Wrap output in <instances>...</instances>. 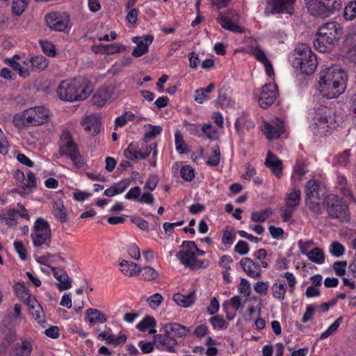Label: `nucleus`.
<instances>
[{
  "instance_id": "nucleus-1",
  "label": "nucleus",
  "mask_w": 356,
  "mask_h": 356,
  "mask_svg": "<svg viewBox=\"0 0 356 356\" xmlns=\"http://www.w3.org/2000/svg\"><path fill=\"white\" fill-rule=\"evenodd\" d=\"M346 81V72L339 66L332 65L319 72L318 90L327 99L337 98L345 91Z\"/></svg>"
},
{
  "instance_id": "nucleus-2",
  "label": "nucleus",
  "mask_w": 356,
  "mask_h": 356,
  "mask_svg": "<svg viewBox=\"0 0 356 356\" xmlns=\"http://www.w3.org/2000/svg\"><path fill=\"white\" fill-rule=\"evenodd\" d=\"M342 34V27L337 22H330L321 26L318 31L314 46L320 52H328L332 49Z\"/></svg>"
},
{
  "instance_id": "nucleus-3",
  "label": "nucleus",
  "mask_w": 356,
  "mask_h": 356,
  "mask_svg": "<svg viewBox=\"0 0 356 356\" xmlns=\"http://www.w3.org/2000/svg\"><path fill=\"white\" fill-rule=\"evenodd\" d=\"M311 127L316 135L326 136L330 129L337 126V121L332 110L327 106H321L311 113Z\"/></svg>"
},
{
  "instance_id": "nucleus-4",
  "label": "nucleus",
  "mask_w": 356,
  "mask_h": 356,
  "mask_svg": "<svg viewBox=\"0 0 356 356\" xmlns=\"http://www.w3.org/2000/svg\"><path fill=\"white\" fill-rule=\"evenodd\" d=\"M56 92L61 100L75 102L86 99L90 91L76 80H65L60 83Z\"/></svg>"
},
{
  "instance_id": "nucleus-5",
  "label": "nucleus",
  "mask_w": 356,
  "mask_h": 356,
  "mask_svg": "<svg viewBox=\"0 0 356 356\" xmlns=\"http://www.w3.org/2000/svg\"><path fill=\"white\" fill-rule=\"evenodd\" d=\"M50 111L44 106L32 107L25 110L19 116H15L13 122L16 126H38L47 121Z\"/></svg>"
},
{
  "instance_id": "nucleus-6",
  "label": "nucleus",
  "mask_w": 356,
  "mask_h": 356,
  "mask_svg": "<svg viewBox=\"0 0 356 356\" xmlns=\"http://www.w3.org/2000/svg\"><path fill=\"white\" fill-rule=\"evenodd\" d=\"M296 55L298 64L303 74H313L317 67L316 56L311 48L305 44H300L296 48Z\"/></svg>"
},
{
  "instance_id": "nucleus-7",
  "label": "nucleus",
  "mask_w": 356,
  "mask_h": 356,
  "mask_svg": "<svg viewBox=\"0 0 356 356\" xmlns=\"http://www.w3.org/2000/svg\"><path fill=\"white\" fill-rule=\"evenodd\" d=\"M325 204L327 214L331 218L341 222L349 220L348 205L341 197L337 195L330 194L327 196Z\"/></svg>"
},
{
  "instance_id": "nucleus-8",
  "label": "nucleus",
  "mask_w": 356,
  "mask_h": 356,
  "mask_svg": "<svg viewBox=\"0 0 356 356\" xmlns=\"http://www.w3.org/2000/svg\"><path fill=\"white\" fill-rule=\"evenodd\" d=\"M309 12L315 16L327 17L341 8V0H305Z\"/></svg>"
},
{
  "instance_id": "nucleus-9",
  "label": "nucleus",
  "mask_w": 356,
  "mask_h": 356,
  "mask_svg": "<svg viewBox=\"0 0 356 356\" xmlns=\"http://www.w3.org/2000/svg\"><path fill=\"white\" fill-rule=\"evenodd\" d=\"M31 236L35 247H49L51 230L48 221L42 218H38L35 221Z\"/></svg>"
},
{
  "instance_id": "nucleus-10",
  "label": "nucleus",
  "mask_w": 356,
  "mask_h": 356,
  "mask_svg": "<svg viewBox=\"0 0 356 356\" xmlns=\"http://www.w3.org/2000/svg\"><path fill=\"white\" fill-rule=\"evenodd\" d=\"M153 151V156L157 154L156 144H147L145 140L141 143H131L124 150V155L129 160H141L147 158Z\"/></svg>"
},
{
  "instance_id": "nucleus-11",
  "label": "nucleus",
  "mask_w": 356,
  "mask_h": 356,
  "mask_svg": "<svg viewBox=\"0 0 356 356\" xmlns=\"http://www.w3.org/2000/svg\"><path fill=\"white\" fill-rule=\"evenodd\" d=\"M301 199V191L296 186H292L285 194L284 205L281 208V216L284 222H289L295 210L299 206Z\"/></svg>"
},
{
  "instance_id": "nucleus-12",
  "label": "nucleus",
  "mask_w": 356,
  "mask_h": 356,
  "mask_svg": "<svg viewBox=\"0 0 356 356\" xmlns=\"http://www.w3.org/2000/svg\"><path fill=\"white\" fill-rule=\"evenodd\" d=\"M277 96L276 84L269 83L265 84L261 89L259 95L254 94V98L262 108H267L272 105Z\"/></svg>"
},
{
  "instance_id": "nucleus-13",
  "label": "nucleus",
  "mask_w": 356,
  "mask_h": 356,
  "mask_svg": "<svg viewBox=\"0 0 356 356\" xmlns=\"http://www.w3.org/2000/svg\"><path fill=\"white\" fill-rule=\"evenodd\" d=\"M182 250H180L177 256L180 262L187 267H193L195 265L197 258L194 252L196 249V245L194 241H184L182 243Z\"/></svg>"
},
{
  "instance_id": "nucleus-14",
  "label": "nucleus",
  "mask_w": 356,
  "mask_h": 356,
  "mask_svg": "<svg viewBox=\"0 0 356 356\" xmlns=\"http://www.w3.org/2000/svg\"><path fill=\"white\" fill-rule=\"evenodd\" d=\"M46 22L51 30L64 31L69 24V16L66 14L51 12L46 15Z\"/></svg>"
},
{
  "instance_id": "nucleus-15",
  "label": "nucleus",
  "mask_w": 356,
  "mask_h": 356,
  "mask_svg": "<svg viewBox=\"0 0 356 356\" xmlns=\"http://www.w3.org/2000/svg\"><path fill=\"white\" fill-rule=\"evenodd\" d=\"M26 296L24 302L29 307L30 314L38 323H43L44 314L41 305L33 296L26 293Z\"/></svg>"
},
{
  "instance_id": "nucleus-16",
  "label": "nucleus",
  "mask_w": 356,
  "mask_h": 356,
  "mask_svg": "<svg viewBox=\"0 0 356 356\" xmlns=\"http://www.w3.org/2000/svg\"><path fill=\"white\" fill-rule=\"evenodd\" d=\"M154 343L158 348L172 353L175 352L177 341L170 334L163 332L154 336Z\"/></svg>"
},
{
  "instance_id": "nucleus-17",
  "label": "nucleus",
  "mask_w": 356,
  "mask_h": 356,
  "mask_svg": "<svg viewBox=\"0 0 356 356\" xmlns=\"http://www.w3.org/2000/svg\"><path fill=\"white\" fill-rule=\"evenodd\" d=\"M33 350V340L31 338L22 337L12 348V356H30Z\"/></svg>"
},
{
  "instance_id": "nucleus-18",
  "label": "nucleus",
  "mask_w": 356,
  "mask_h": 356,
  "mask_svg": "<svg viewBox=\"0 0 356 356\" xmlns=\"http://www.w3.org/2000/svg\"><path fill=\"white\" fill-rule=\"evenodd\" d=\"M242 269L250 277L257 279L261 276L262 270L259 264L252 259L243 257L239 262Z\"/></svg>"
},
{
  "instance_id": "nucleus-19",
  "label": "nucleus",
  "mask_w": 356,
  "mask_h": 356,
  "mask_svg": "<svg viewBox=\"0 0 356 356\" xmlns=\"http://www.w3.org/2000/svg\"><path fill=\"white\" fill-rule=\"evenodd\" d=\"M154 37L151 35H145L143 38L134 37L133 42L137 44L132 51V56L140 57L148 51L149 46L152 43Z\"/></svg>"
},
{
  "instance_id": "nucleus-20",
  "label": "nucleus",
  "mask_w": 356,
  "mask_h": 356,
  "mask_svg": "<svg viewBox=\"0 0 356 356\" xmlns=\"http://www.w3.org/2000/svg\"><path fill=\"white\" fill-rule=\"evenodd\" d=\"M296 0H273L271 3L272 13L289 14L293 13Z\"/></svg>"
},
{
  "instance_id": "nucleus-21",
  "label": "nucleus",
  "mask_w": 356,
  "mask_h": 356,
  "mask_svg": "<svg viewBox=\"0 0 356 356\" xmlns=\"http://www.w3.org/2000/svg\"><path fill=\"white\" fill-rule=\"evenodd\" d=\"M52 271L54 277L58 281L56 286L59 291H65L72 287V280L63 269L53 268Z\"/></svg>"
},
{
  "instance_id": "nucleus-22",
  "label": "nucleus",
  "mask_w": 356,
  "mask_h": 356,
  "mask_svg": "<svg viewBox=\"0 0 356 356\" xmlns=\"http://www.w3.org/2000/svg\"><path fill=\"white\" fill-rule=\"evenodd\" d=\"M161 331L170 334L173 338L175 337H182L189 333V328L177 323H171L164 324Z\"/></svg>"
},
{
  "instance_id": "nucleus-23",
  "label": "nucleus",
  "mask_w": 356,
  "mask_h": 356,
  "mask_svg": "<svg viewBox=\"0 0 356 356\" xmlns=\"http://www.w3.org/2000/svg\"><path fill=\"white\" fill-rule=\"evenodd\" d=\"M60 155L69 157L77 168H82L85 163L76 145L68 147L59 152Z\"/></svg>"
},
{
  "instance_id": "nucleus-24",
  "label": "nucleus",
  "mask_w": 356,
  "mask_h": 356,
  "mask_svg": "<svg viewBox=\"0 0 356 356\" xmlns=\"http://www.w3.org/2000/svg\"><path fill=\"white\" fill-rule=\"evenodd\" d=\"M265 165L271 170L277 177H281L282 175V162L271 152H268L267 154Z\"/></svg>"
},
{
  "instance_id": "nucleus-25",
  "label": "nucleus",
  "mask_w": 356,
  "mask_h": 356,
  "mask_svg": "<svg viewBox=\"0 0 356 356\" xmlns=\"http://www.w3.org/2000/svg\"><path fill=\"white\" fill-rule=\"evenodd\" d=\"M100 124V118L96 115L86 116L82 122L84 129L92 136L99 133Z\"/></svg>"
},
{
  "instance_id": "nucleus-26",
  "label": "nucleus",
  "mask_w": 356,
  "mask_h": 356,
  "mask_svg": "<svg viewBox=\"0 0 356 356\" xmlns=\"http://www.w3.org/2000/svg\"><path fill=\"white\" fill-rule=\"evenodd\" d=\"M112 92L107 88L97 90L92 97V102L98 107L104 106L111 98Z\"/></svg>"
},
{
  "instance_id": "nucleus-27",
  "label": "nucleus",
  "mask_w": 356,
  "mask_h": 356,
  "mask_svg": "<svg viewBox=\"0 0 356 356\" xmlns=\"http://www.w3.org/2000/svg\"><path fill=\"white\" fill-rule=\"evenodd\" d=\"M263 131L269 140L278 138L284 132V127L280 123H268L264 124Z\"/></svg>"
},
{
  "instance_id": "nucleus-28",
  "label": "nucleus",
  "mask_w": 356,
  "mask_h": 356,
  "mask_svg": "<svg viewBox=\"0 0 356 356\" xmlns=\"http://www.w3.org/2000/svg\"><path fill=\"white\" fill-rule=\"evenodd\" d=\"M321 182L316 179L309 180L305 186V198H320Z\"/></svg>"
},
{
  "instance_id": "nucleus-29",
  "label": "nucleus",
  "mask_w": 356,
  "mask_h": 356,
  "mask_svg": "<svg viewBox=\"0 0 356 356\" xmlns=\"http://www.w3.org/2000/svg\"><path fill=\"white\" fill-rule=\"evenodd\" d=\"M52 213L60 222L67 221V212L61 200L58 199L52 202Z\"/></svg>"
},
{
  "instance_id": "nucleus-30",
  "label": "nucleus",
  "mask_w": 356,
  "mask_h": 356,
  "mask_svg": "<svg viewBox=\"0 0 356 356\" xmlns=\"http://www.w3.org/2000/svg\"><path fill=\"white\" fill-rule=\"evenodd\" d=\"M336 186L345 197L353 199L350 185L348 184L344 175L340 174L337 175Z\"/></svg>"
},
{
  "instance_id": "nucleus-31",
  "label": "nucleus",
  "mask_w": 356,
  "mask_h": 356,
  "mask_svg": "<svg viewBox=\"0 0 356 356\" xmlns=\"http://www.w3.org/2000/svg\"><path fill=\"white\" fill-rule=\"evenodd\" d=\"M121 272L125 275L133 277L139 275L140 268L134 262L122 259L120 262Z\"/></svg>"
},
{
  "instance_id": "nucleus-32",
  "label": "nucleus",
  "mask_w": 356,
  "mask_h": 356,
  "mask_svg": "<svg viewBox=\"0 0 356 356\" xmlns=\"http://www.w3.org/2000/svg\"><path fill=\"white\" fill-rule=\"evenodd\" d=\"M254 122L250 120L245 113H243L238 118L234 123V128L238 135L242 134V131L244 128L249 130L254 128Z\"/></svg>"
},
{
  "instance_id": "nucleus-33",
  "label": "nucleus",
  "mask_w": 356,
  "mask_h": 356,
  "mask_svg": "<svg viewBox=\"0 0 356 356\" xmlns=\"http://www.w3.org/2000/svg\"><path fill=\"white\" fill-rule=\"evenodd\" d=\"M195 300V293L194 291L190 292L187 295L175 293L173 296V300L180 307H188L193 305Z\"/></svg>"
},
{
  "instance_id": "nucleus-34",
  "label": "nucleus",
  "mask_w": 356,
  "mask_h": 356,
  "mask_svg": "<svg viewBox=\"0 0 356 356\" xmlns=\"http://www.w3.org/2000/svg\"><path fill=\"white\" fill-rule=\"evenodd\" d=\"M286 291L287 286L284 281L276 282L271 286L273 297L280 301L284 300Z\"/></svg>"
},
{
  "instance_id": "nucleus-35",
  "label": "nucleus",
  "mask_w": 356,
  "mask_h": 356,
  "mask_svg": "<svg viewBox=\"0 0 356 356\" xmlns=\"http://www.w3.org/2000/svg\"><path fill=\"white\" fill-rule=\"evenodd\" d=\"M220 25L226 30L233 31L234 33H242L243 29L236 24L233 23L228 17L220 15L217 18Z\"/></svg>"
},
{
  "instance_id": "nucleus-36",
  "label": "nucleus",
  "mask_w": 356,
  "mask_h": 356,
  "mask_svg": "<svg viewBox=\"0 0 356 356\" xmlns=\"http://www.w3.org/2000/svg\"><path fill=\"white\" fill-rule=\"evenodd\" d=\"M31 67L34 71H42L48 66V60L43 56H36L31 58L29 61Z\"/></svg>"
},
{
  "instance_id": "nucleus-37",
  "label": "nucleus",
  "mask_w": 356,
  "mask_h": 356,
  "mask_svg": "<svg viewBox=\"0 0 356 356\" xmlns=\"http://www.w3.org/2000/svg\"><path fill=\"white\" fill-rule=\"evenodd\" d=\"M229 304L232 308L236 310L239 309L242 307L241 304V298L239 296H233L229 301L225 302L222 305V308L226 312V317L229 321H231L234 318V314L230 315L228 312L227 305Z\"/></svg>"
},
{
  "instance_id": "nucleus-38",
  "label": "nucleus",
  "mask_w": 356,
  "mask_h": 356,
  "mask_svg": "<svg viewBox=\"0 0 356 356\" xmlns=\"http://www.w3.org/2000/svg\"><path fill=\"white\" fill-rule=\"evenodd\" d=\"M86 313L90 323H95L97 322L103 323L106 321L104 314L96 309H88Z\"/></svg>"
},
{
  "instance_id": "nucleus-39",
  "label": "nucleus",
  "mask_w": 356,
  "mask_h": 356,
  "mask_svg": "<svg viewBox=\"0 0 356 356\" xmlns=\"http://www.w3.org/2000/svg\"><path fill=\"white\" fill-rule=\"evenodd\" d=\"M309 261L317 264H322L325 262V255L322 249L314 248L307 254Z\"/></svg>"
},
{
  "instance_id": "nucleus-40",
  "label": "nucleus",
  "mask_w": 356,
  "mask_h": 356,
  "mask_svg": "<svg viewBox=\"0 0 356 356\" xmlns=\"http://www.w3.org/2000/svg\"><path fill=\"white\" fill-rule=\"evenodd\" d=\"M17 215L18 211L15 209H10L6 213L0 212V220L4 222L7 225L12 226L16 224Z\"/></svg>"
},
{
  "instance_id": "nucleus-41",
  "label": "nucleus",
  "mask_w": 356,
  "mask_h": 356,
  "mask_svg": "<svg viewBox=\"0 0 356 356\" xmlns=\"http://www.w3.org/2000/svg\"><path fill=\"white\" fill-rule=\"evenodd\" d=\"M60 147L59 152L65 149H68L71 146L76 145L73 140L72 135L69 131H63L60 138Z\"/></svg>"
},
{
  "instance_id": "nucleus-42",
  "label": "nucleus",
  "mask_w": 356,
  "mask_h": 356,
  "mask_svg": "<svg viewBox=\"0 0 356 356\" xmlns=\"http://www.w3.org/2000/svg\"><path fill=\"white\" fill-rule=\"evenodd\" d=\"M271 209L267 208L260 211H255L251 213V220L257 222H264L272 214Z\"/></svg>"
},
{
  "instance_id": "nucleus-43",
  "label": "nucleus",
  "mask_w": 356,
  "mask_h": 356,
  "mask_svg": "<svg viewBox=\"0 0 356 356\" xmlns=\"http://www.w3.org/2000/svg\"><path fill=\"white\" fill-rule=\"evenodd\" d=\"M321 198L318 199H308L305 198V204L308 209L314 215H319L321 213V206L320 204Z\"/></svg>"
},
{
  "instance_id": "nucleus-44",
  "label": "nucleus",
  "mask_w": 356,
  "mask_h": 356,
  "mask_svg": "<svg viewBox=\"0 0 356 356\" xmlns=\"http://www.w3.org/2000/svg\"><path fill=\"white\" fill-rule=\"evenodd\" d=\"M141 277L144 280H153L158 277V272L150 266H145L143 268H140Z\"/></svg>"
},
{
  "instance_id": "nucleus-45",
  "label": "nucleus",
  "mask_w": 356,
  "mask_h": 356,
  "mask_svg": "<svg viewBox=\"0 0 356 356\" xmlns=\"http://www.w3.org/2000/svg\"><path fill=\"white\" fill-rule=\"evenodd\" d=\"M29 0H13L12 11L17 16L21 15L26 9Z\"/></svg>"
},
{
  "instance_id": "nucleus-46",
  "label": "nucleus",
  "mask_w": 356,
  "mask_h": 356,
  "mask_svg": "<svg viewBox=\"0 0 356 356\" xmlns=\"http://www.w3.org/2000/svg\"><path fill=\"white\" fill-rule=\"evenodd\" d=\"M342 321L343 317H339L325 332L321 333L320 339H325L333 334L337 330Z\"/></svg>"
},
{
  "instance_id": "nucleus-47",
  "label": "nucleus",
  "mask_w": 356,
  "mask_h": 356,
  "mask_svg": "<svg viewBox=\"0 0 356 356\" xmlns=\"http://www.w3.org/2000/svg\"><path fill=\"white\" fill-rule=\"evenodd\" d=\"M209 321L213 329L225 330L228 327V323L220 315H216L211 318Z\"/></svg>"
},
{
  "instance_id": "nucleus-48",
  "label": "nucleus",
  "mask_w": 356,
  "mask_h": 356,
  "mask_svg": "<svg viewBox=\"0 0 356 356\" xmlns=\"http://www.w3.org/2000/svg\"><path fill=\"white\" fill-rule=\"evenodd\" d=\"M155 326V319L152 316H147L137 324L136 328L140 331H145L147 328L154 327Z\"/></svg>"
},
{
  "instance_id": "nucleus-49",
  "label": "nucleus",
  "mask_w": 356,
  "mask_h": 356,
  "mask_svg": "<svg viewBox=\"0 0 356 356\" xmlns=\"http://www.w3.org/2000/svg\"><path fill=\"white\" fill-rule=\"evenodd\" d=\"M175 140L176 149L179 154H184L187 152L186 145L183 139L181 134L179 131L175 132Z\"/></svg>"
},
{
  "instance_id": "nucleus-50",
  "label": "nucleus",
  "mask_w": 356,
  "mask_h": 356,
  "mask_svg": "<svg viewBox=\"0 0 356 356\" xmlns=\"http://www.w3.org/2000/svg\"><path fill=\"white\" fill-rule=\"evenodd\" d=\"M330 254L335 257H340L345 252L344 246L338 241H333L330 246Z\"/></svg>"
},
{
  "instance_id": "nucleus-51",
  "label": "nucleus",
  "mask_w": 356,
  "mask_h": 356,
  "mask_svg": "<svg viewBox=\"0 0 356 356\" xmlns=\"http://www.w3.org/2000/svg\"><path fill=\"white\" fill-rule=\"evenodd\" d=\"M148 306L152 309H156L159 307L163 301V298L160 293H154L150 296L146 300Z\"/></svg>"
},
{
  "instance_id": "nucleus-52",
  "label": "nucleus",
  "mask_w": 356,
  "mask_h": 356,
  "mask_svg": "<svg viewBox=\"0 0 356 356\" xmlns=\"http://www.w3.org/2000/svg\"><path fill=\"white\" fill-rule=\"evenodd\" d=\"M343 15L348 20H352L356 17V1H351L345 7Z\"/></svg>"
},
{
  "instance_id": "nucleus-53",
  "label": "nucleus",
  "mask_w": 356,
  "mask_h": 356,
  "mask_svg": "<svg viewBox=\"0 0 356 356\" xmlns=\"http://www.w3.org/2000/svg\"><path fill=\"white\" fill-rule=\"evenodd\" d=\"M202 132L206 134L208 138L211 140H216L218 138V134L216 129L211 124H204L202 127Z\"/></svg>"
},
{
  "instance_id": "nucleus-54",
  "label": "nucleus",
  "mask_w": 356,
  "mask_h": 356,
  "mask_svg": "<svg viewBox=\"0 0 356 356\" xmlns=\"http://www.w3.org/2000/svg\"><path fill=\"white\" fill-rule=\"evenodd\" d=\"M181 177L187 181H192L195 177V173L193 168L190 165H184L180 170Z\"/></svg>"
},
{
  "instance_id": "nucleus-55",
  "label": "nucleus",
  "mask_w": 356,
  "mask_h": 356,
  "mask_svg": "<svg viewBox=\"0 0 356 356\" xmlns=\"http://www.w3.org/2000/svg\"><path fill=\"white\" fill-rule=\"evenodd\" d=\"M220 153L218 146L213 149L212 154L207 161V164L211 166H217L220 163Z\"/></svg>"
},
{
  "instance_id": "nucleus-56",
  "label": "nucleus",
  "mask_w": 356,
  "mask_h": 356,
  "mask_svg": "<svg viewBox=\"0 0 356 356\" xmlns=\"http://www.w3.org/2000/svg\"><path fill=\"white\" fill-rule=\"evenodd\" d=\"M24 188H33L36 186V178L35 175L29 172L26 177H24V179L22 181Z\"/></svg>"
},
{
  "instance_id": "nucleus-57",
  "label": "nucleus",
  "mask_w": 356,
  "mask_h": 356,
  "mask_svg": "<svg viewBox=\"0 0 356 356\" xmlns=\"http://www.w3.org/2000/svg\"><path fill=\"white\" fill-rule=\"evenodd\" d=\"M238 291L241 294L244 295L245 297L249 296L251 293L250 284L245 278H242L238 286Z\"/></svg>"
},
{
  "instance_id": "nucleus-58",
  "label": "nucleus",
  "mask_w": 356,
  "mask_h": 356,
  "mask_svg": "<svg viewBox=\"0 0 356 356\" xmlns=\"http://www.w3.org/2000/svg\"><path fill=\"white\" fill-rule=\"evenodd\" d=\"M347 262L346 261H336L333 264L332 268L334 273L338 276H343L346 274V268Z\"/></svg>"
},
{
  "instance_id": "nucleus-59",
  "label": "nucleus",
  "mask_w": 356,
  "mask_h": 356,
  "mask_svg": "<svg viewBox=\"0 0 356 356\" xmlns=\"http://www.w3.org/2000/svg\"><path fill=\"white\" fill-rule=\"evenodd\" d=\"M149 130L145 134V138L149 139L159 135L162 131V127L159 125H149Z\"/></svg>"
},
{
  "instance_id": "nucleus-60",
  "label": "nucleus",
  "mask_w": 356,
  "mask_h": 356,
  "mask_svg": "<svg viewBox=\"0 0 356 356\" xmlns=\"http://www.w3.org/2000/svg\"><path fill=\"white\" fill-rule=\"evenodd\" d=\"M234 236L233 234L232 229L227 227L223 232L222 243L223 245L227 246L231 245L233 243Z\"/></svg>"
},
{
  "instance_id": "nucleus-61",
  "label": "nucleus",
  "mask_w": 356,
  "mask_h": 356,
  "mask_svg": "<svg viewBox=\"0 0 356 356\" xmlns=\"http://www.w3.org/2000/svg\"><path fill=\"white\" fill-rule=\"evenodd\" d=\"M40 45L43 52L49 56H54L56 51L54 46L52 43L47 41H41Z\"/></svg>"
},
{
  "instance_id": "nucleus-62",
  "label": "nucleus",
  "mask_w": 356,
  "mask_h": 356,
  "mask_svg": "<svg viewBox=\"0 0 356 356\" xmlns=\"http://www.w3.org/2000/svg\"><path fill=\"white\" fill-rule=\"evenodd\" d=\"M14 247L15 251L19 254V257L20 259L23 261H25L27 259V255H26V250L24 248L22 242L21 241H15L14 242Z\"/></svg>"
},
{
  "instance_id": "nucleus-63",
  "label": "nucleus",
  "mask_w": 356,
  "mask_h": 356,
  "mask_svg": "<svg viewBox=\"0 0 356 356\" xmlns=\"http://www.w3.org/2000/svg\"><path fill=\"white\" fill-rule=\"evenodd\" d=\"M249 245L244 241H239L235 245L234 250L241 255H245L249 252Z\"/></svg>"
},
{
  "instance_id": "nucleus-64",
  "label": "nucleus",
  "mask_w": 356,
  "mask_h": 356,
  "mask_svg": "<svg viewBox=\"0 0 356 356\" xmlns=\"http://www.w3.org/2000/svg\"><path fill=\"white\" fill-rule=\"evenodd\" d=\"M268 289V282H257L254 284V290L259 294L266 295Z\"/></svg>"
}]
</instances>
